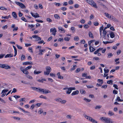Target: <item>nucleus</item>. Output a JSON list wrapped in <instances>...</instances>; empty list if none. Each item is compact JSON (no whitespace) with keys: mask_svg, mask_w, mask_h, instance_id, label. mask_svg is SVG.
Returning a JSON list of instances; mask_svg holds the SVG:
<instances>
[{"mask_svg":"<svg viewBox=\"0 0 123 123\" xmlns=\"http://www.w3.org/2000/svg\"><path fill=\"white\" fill-rule=\"evenodd\" d=\"M21 19L22 20L25 22H27V21L26 19L24 17H22L21 18Z\"/></svg>","mask_w":123,"mask_h":123,"instance_id":"obj_59","label":"nucleus"},{"mask_svg":"<svg viewBox=\"0 0 123 123\" xmlns=\"http://www.w3.org/2000/svg\"><path fill=\"white\" fill-rule=\"evenodd\" d=\"M61 100H62V99H61L60 98H55V100L57 102H59V101L60 102V101Z\"/></svg>","mask_w":123,"mask_h":123,"instance_id":"obj_54","label":"nucleus"},{"mask_svg":"<svg viewBox=\"0 0 123 123\" xmlns=\"http://www.w3.org/2000/svg\"><path fill=\"white\" fill-rule=\"evenodd\" d=\"M0 67L2 68H4L6 69H10L11 68V67L7 65L0 64Z\"/></svg>","mask_w":123,"mask_h":123,"instance_id":"obj_4","label":"nucleus"},{"mask_svg":"<svg viewBox=\"0 0 123 123\" xmlns=\"http://www.w3.org/2000/svg\"><path fill=\"white\" fill-rule=\"evenodd\" d=\"M16 45L17 46V47L18 49H22V47L19 45H18L17 44H16Z\"/></svg>","mask_w":123,"mask_h":123,"instance_id":"obj_45","label":"nucleus"},{"mask_svg":"<svg viewBox=\"0 0 123 123\" xmlns=\"http://www.w3.org/2000/svg\"><path fill=\"white\" fill-rule=\"evenodd\" d=\"M12 16L13 18L15 19H16L17 16L16 13L15 12H12Z\"/></svg>","mask_w":123,"mask_h":123,"instance_id":"obj_11","label":"nucleus"},{"mask_svg":"<svg viewBox=\"0 0 123 123\" xmlns=\"http://www.w3.org/2000/svg\"><path fill=\"white\" fill-rule=\"evenodd\" d=\"M89 35L90 37L92 38H93V36L92 32L90 31L89 32Z\"/></svg>","mask_w":123,"mask_h":123,"instance_id":"obj_22","label":"nucleus"},{"mask_svg":"<svg viewBox=\"0 0 123 123\" xmlns=\"http://www.w3.org/2000/svg\"><path fill=\"white\" fill-rule=\"evenodd\" d=\"M84 27L85 28H87L89 26L87 24H86L84 26Z\"/></svg>","mask_w":123,"mask_h":123,"instance_id":"obj_64","label":"nucleus"},{"mask_svg":"<svg viewBox=\"0 0 123 123\" xmlns=\"http://www.w3.org/2000/svg\"><path fill=\"white\" fill-rule=\"evenodd\" d=\"M89 118H91V119H89V121L93 123H98V122L97 121L94 119L92 118V117H90Z\"/></svg>","mask_w":123,"mask_h":123,"instance_id":"obj_8","label":"nucleus"},{"mask_svg":"<svg viewBox=\"0 0 123 123\" xmlns=\"http://www.w3.org/2000/svg\"><path fill=\"white\" fill-rule=\"evenodd\" d=\"M80 92L82 94H85V91L82 89H81L80 90Z\"/></svg>","mask_w":123,"mask_h":123,"instance_id":"obj_39","label":"nucleus"},{"mask_svg":"<svg viewBox=\"0 0 123 123\" xmlns=\"http://www.w3.org/2000/svg\"><path fill=\"white\" fill-rule=\"evenodd\" d=\"M71 30L73 32H75V29L74 27H71Z\"/></svg>","mask_w":123,"mask_h":123,"instance_id":"obj_48","label":"nucleus"},{"mask_svg":"<svg viewBox=\"0 0 123 123\" xmlns=\"http://www.w3.org/2000/svg\"><path fill=\"white\" fill-rule=\"evenodd\" d=\"M110 37L111 38H113L115 36V34L114 33L112 32H111L110 33Z\"/></svg>","mask_w":123,"mask_h":123,"instance_id":"obj_21","label":"nucleus"},{"mask_svg":"<svg viewBox=\"0 0 123 123\" xmlns=\"http://www.w3.org/2000/svg\"><path fill=\"white\" fill-rule=\"evenodd\" d=\"M18 15L19 17H21L23 15L22 13L20 11H19L18 12Z\"/></svg>","mask_w":123,"mask_h":123,"instance_id":"obj_63","label":"nucleus"},{"mask_svg":"<svg viewBox=\"0 0 123 123\" xmlns=\"http://www.w3.org/2000/svg\"><path fill=\"white\" fill-rule=\"evenodd\" d=\"M44 89H42L40 88H39V89L37 90V91L40 92H43V93H44Z\"/></svg>","mask_w":123,"mask_h":123,"instance_id":"obj_14","label":"nucleus"},{"mask_svg":"<svg viewBox=\"0 0 123 123\" xmlns=\"http://www.w3.org/2000/svg\"><path fill=\"white\" fill-rule=\"evenodd\" d=\"M51 70H47L46 71L44 72V75H48L50 72H51Z\"/></svg>","mask_w":123,"mask_h":123,"instance_id":"obj_10","label":"nucleus"},{"mask_svg":"<svg viewBox=\"0 0 123 123\" xmlns=\"http://www.w3.org/2000/svg\"><path fill=\"white\" fill-rule=\"evenodd\" d=\"M108 57L110 58L113 56V54L112 53H109L108 54Z\"/></svg>","mask_w":123,"mask_h":123,"instance_id":"obj_44","label":"nucleus"},{"mask_svg":"<svg viewBox=\"0 0 123 123\" xmlns=\"http://www.w3.org/2000/svg\"><path fill=\"white\" fill-rule=\"evenodd\" d=\"M25 98H22L20 99V100H19V102H23L25 101Z\"/></svg>","mask_w":123,"mask_h":123,"instance_id":"obj_41","label":"nucleus"},{"mask_svg":"<svg viewBox=\"0 0 123 123\" xmlns=\"http://www.w3.org/2000/svg\"><path fill=\"white\" fill-rule=\"evenodd\" d=\"M100 120L103 121L105 123H114V122L110 118L106 117H102L100 118Z\"/></svg>","mask_w":123,"mask_h":123,"instance_id":"obj_1","label":"nucleus"},{"mask_svg":"<svg viewBox=\"0 0 123 123\" xmlns=\"http://www.w3.org/2000/svg\"><path fill=\"white\" fill-rule=\"evenodd\" d=\"M54 4L56 6H59L61 5V4L59 3L55 2Z\"/></svg>","mask_w":123,"mask_h":123,"instance_id":"obj_61","label":"nucleus"},{"mask_svg":"<svg viewBox=\"0 0 123 123\" xmlns=\"http://www.w3.org/2000/svg\"><path fill=\"white\" fill-rule=\"evenodd\" d=\"M13 56V54H7L5 56V58L9 57L11 58Z\"/></svg>","mask_w":123,"mask_h":123,"instance_id":"obj_15","label":"nucleus"},{"mask_svg":"<svg viewBox=\"0 0 123 123\" xmlns=\"http://www.w3.org/2000/svg\"><path fill=\"white\" fill-rule=\"evenodd\" d=\"M47 21L49 22H52V20L49 18H47Z\"/></svg>","mask_w":123,"mask_h":123,"instance_id":"obj_51","label":"nucleus"},{"mask_svg":"<svg viewBox=\"0 0 123 123\" xmlns=\"http://www.w3.org/2000/svg\"><path fill=\"white\" fill-rule=\"evenodd\" d=\"M44 81H46V79L44 78L42 79L41 80L39 79V80H37V81L38 82H42V83Z\"/></svg>","mask_w":123,"mask_h":123,"instance_id":"obj_24","label":"nucleus"},{"mask_svg":"<svg viewBox=\"0 0 123 123\" xmlns=\"http://www.w3.org/2000/svg\"><path fill=\"white\" fill-rule=\"evenodd\" d=\"M27 70H21V71L24 74H28Z\"/></svg>","mask_w":123,"mask_h":123,"instance_id":"obj_19","label":"nucleus"},{"mask_svg":"<svg viewBox=\"0 0 123 123\" xmlns=\"http://www.w3.org/2000/svg\"><path fill=\"white\" fill-rule=\"evenodd\" d=\"M86 1L89 4L96 8H98L96 3L92 0H86Z\"/></svg>","mask_w":123,"mask_h":123,"instance_id":"obj_2","label":"nucleus"},{"mask_svg":"<svg viewBox=\"0 0 123 123\" xmlns=\"http://www.w3.org/2000/svg\"><path fill=\"white\" fill-rule=\"evenodd\" d=\"M33 63L31 62H23V65H32Z\"/></svg>","mask_w":123,"mask_h":123,"instance_id":"obj_9","label":"nucleus"},{"mask_svg":"<svg viewBox=\"0 0 123 123\" xmlns=\"http://www.w3.org/2000/svg\"><path fill=\"white\" fill-rule=\"evenodd\" d=\"M13 47L14 50L15 55H14V56H15L17 55V51L16 48L15 46L13 45Z\"/></svg>","mask_w":123,"mask_h":123,"instance_id":"obj_18","label":"nucleus"},{"mask_svg":"<svg viewBox=\"0 0 123 123\" xmlns=\"http://www.w3.org/2000/svg\"><path fill=\"white\" fill-rule=\"evenodd\" d=\"M39 97L42 98H44L45 99H46L47 98L45 96H44L43 95H41Z\"/></svg>","mask_w":123,"mask_h":123,"instance_id":"obj_40","label":"nucleus"},{"mask_svg":"<svg viewBox=\"0 0 123 123\" xmlns=\"http://www.w3.org/2000/svg\"><path fill=\"white\" fill-rule=\"evenodd\" d=\"M58 29L59 30L61 31H63V33H64L65 32V31L64 29L61 27H58Z\"/></svg>","mask_w":123,"mask_h":123,"instance_id":"obj_26","label":"nucleus"},{"mask_svg":"<svg viewBox=\"0 0 123 123\" xmlns=\"http://www.w3.org/2000/svg\"><path fill=\"white\" fill-rule=\"evenodd\" d=\"M84 100H85V101H86V102H89L91 100L90 99H87L86 98H84Z\"/></svg>","mask_w":123,"mask_h":123,"instance_id":"obj_55","label":"nucleus"},{"mask_svg":"<svg viewBox=\"0 0 123 123\" xmlns=\"http://www.w3.org/2000/svg\"><path fill=\"white\" fill-rule=\"evenodd\" d=\"M8 91V89H5L4 90H3L1 92V94L3 93H6V92H7Z\"/></svg>","mask_w":123,"mask_h":123,"instance_id":"obj_34","label":"nucleus"},{"mask_svg":"<svg viewBox=\"0 0 123 123\" xmlns=\"http://www.w3.org/2000/svg\"><path fill=\"white\" fill-rule=\"evenodd\" d=\"M93 24L95 26H98L99 25V23L97 21H96L93 22Z\"/></svg>","mask_w":123,"mask_h":123,"instance_id":"obj_43","label":"nucleus"},{"mask_svg":"<svg viewBox=\"0 0 123 123\" xmlns=\"http://www.w3.org/2000/svg\"><path fill=\"white\" fill-rule=\"evenodd\" d=\"M45 90L44 91V93L45 94H47L49 93H50L51 92L49 91L48 90H46V89H44Z\"/></svg>","mask_w":123,"mask_h":123,"instance_id":"obj_35","label":"nucleus"},{"mask_svg":"<svg viewBox=\"0 0 123 123\" xmlns=\"http://www.w3.org/2000/svg\"><path fill=\"white\" fill-rule=\"evenodd\" d=\"M120 99H121L120 97L119 96H117V98L116 99V101H117L118 102H120Z\"/></svg>","mask_w":123,"mask_h":123,"instance_id":"obj_50","label":"nucleus"},{"mask_svg":"<svg viewBox=\"0 0 123 123\" xmlns=\"http://www.w3.org/2000/svg\"><path fill=\"white\" fill-rule=\"evenodd\" d=\"M0 67L2 68H4L6 69H10L11 68V67L7 65L0 64Z\"/></svg>","mask_w":123,"mask_h":123,"instance_id":"obj_3","label":"nucleus"},{"mask_svg":"<svg viewBox=\"0 0 123 123\" xmlns=\"http://www.w3.org/2000/svg\"><path fill=\"white\" fill-rule=\"evenodd\" d=\"M34 74H38L41 72V71H37L36 70H35L34 71Z\"/></svg>","mask_w":123,"mask_h":123,"instance_id":"obj_37","label":"nucleus"},{"mask_svg":"<svg viewBox=\"0 0 123 123\" xmlns=\"http://www.w3.org/2000/svg\"><path fill=\"white\" fill-rule=\"evenodd\" d=\"M54 16L55 19H60V17L58 14H55L54 15Z\"/></svg>","mask_w":123,"mask_h":123,"instance_id":"obj_23","label":"nucleus"},{"mask_svg":"<svg viewBox=\"0 0 123 123\" xmlns=\"http://www.w3.org/2000/svg\"><path fill=\"white\" fill-rule=\"evenodd\" d=\"M41 40V38L40 37H39L37 36V38H36V40L37 41H38Z\"/></svg>","mask_w":123,"mask_h":123,"instance_id":"obj_57","label":"nucleus"},{"mask_svg":"<svg viewBox=\"0 0 123 123\" xmlns=\"http://www.w3.org/2000/svg\"><path fill=\"white\" fill-rule=\"evenodd\" d=\"M0 10H5L6 11L7 10V9L6 8L3 7H1L0 8Z\"/></svg>","mask_w":123,"mask_h":123,"instance_id":"obj_42","label":"nucleus"},{"mask_svg":"<svg viewBox=\"0 0 123 123\" xmlns=\"http://www.w3.org/2000/svg\"><path fill=\"white\" fill-rule=\"evenodd\" d=\"M70 37H65L64 39V40L67 41H68L70 40Z\"/></svg>","mask_w":123,"mask_h":123,"instance_id":"obj_32","label":"nucleus"},{"mask_svg":"<svg viewBox=\"0 0 123 123\" xmlns=\"http://www.w3.org/2000/svg\"><path fill=\"white\" fill-rule=\"evenodd\" d=\"M107 85H103L101 86V88L105 89L107 87Z\"/></svg>","mask_w":123,"mask_h":123,"instance_id":"obj_60","label":"nucleus"},{"mask_svg":"<svg viewBox=\"0 0 123 123\" xmlns=\"http://www.w3.org/2000/svg\"><path fill=\"white\" fill-rule=\"evenodd\" d=\"M117 91L115 90H114L113 91V93L114 94H117Z\"/></svg>","mask_w":123,"mask_h":123,"instance_id":"obj_46","label":"nucleus"},{"mask_svg":"<svg viewBox=\"0 0 123 123\" xmlns=\"http://www.w3.org/2000/svg\"><path fill=\"white\" fill-rule=\"evenodd\" d=\"M111 20H112L114 21H117V19L114 17L113 16H111Z\"/></svg>","mask_w":123,"mask_h":123,"instance_id":"obj_25","label":"nucleus"},{"mask_svg":"<svg viewBox=\"0 0 123 123\" xmlns=\"http://www.w3.org/2000/svg\"><path fill=\"white\" fill-rule=\"evenodd\" d=\"M74 40L76 41H78L79 40V37L78 36H75L74 38Z\"/></svg>","mask_w":123,"mask_h":123,"instance_id":"obj_36","label":"nucleus"},{"mask_svg":"<svg viewBox=\"0 0 123 123\" xmlns=\"http://www.w3.org/2000/svg\"><path fill=\"white\" fill-rule=\"evenodd\" d=\"M68 90L66 92V93L68 94H69L72 90H75V87H70L69 88H68Z\"/></svg>","mask_w":123,"mask_h":123,"instance_id":"obj_6","label":"nucleus"},{"mask_svg":"<svg viewBox=\"0 0 123 123\" xmlns=\"http://www.w3.org/2000/svg\"><path fill=\"white\" fill-rule=\"evenodd\" d=\"M101 107V106H96L95 108V109H99Z\"/></svg>","mask_w":123,"mask_h":123,"instance_id":"obj_47","label":"nucleus"},{"mask_svg":"<svg viewBox=\"0 0 123 123\" xmlns=\"http://www.w3.org/2000/svg\"><path fill=\"white\" fill-rule=\"evenodd\" d=\"M25 57L24 55H22L21 57V60L23 61L25 59Z\"/></svg>","mask_w":123,"mask_h":123,"instance_id":"obj_38","label":"nucleus"},{"mask_svg":"<svg viewBox=\"0 0 123 123\" xmlns=\"http://www.w3.org/2000/svg\"><path fill=\"white\" fill-rule=\"evenodd\" d=\"M113 81L112 80H110L107 81V82L108 84L112 85L113 84Z\"/></svg>","mask_w":123,"mask_h":123,"instance_id":"obj_29","label":"nucleus"},{"mask_svg":"<svg viewBox=\"0 0 123 123\" xmlns=\"http://www.w3.org/2000/svg\"><path fill=\"white\" fill-rule=\"evenodd\" d=\"M56 75L57 76L58 79H63V77L60 75V72H59Z\"/></svg>","mask_w":123,"mask_h":123,"instance_id":"obj_12","label":"nucleus"},{"mask_svg":"<svg viewBox=\"0 0 123 123\" xmlns=\"http://www.w3.org/2000/svg\"><path fill=\"white\" fill-rule=\"evenodd\" d=\"M113 87H114V88L117 90H118V86L116 84H114L113 86Z\"/></svg>","mask_w":123,"mask_h":123,"instance_id":"obj_49","label":"nucleus"},{"mask_svg":"<svg viewBox=\"0 0 123 123\" xmlns=\"http://www.w3.org/2000/svg\"><path fill=\"white\" fill-rule=\"evenodd\" d=\"M108 114L111 116L114 115V113L111 111H109L108 113Z\"/></svg>","mask_w":123,"mask_h":123,"instance_id":"obj_28","label":"nucleus"},{"mask_svg":"<svg viewBox=\"0 0 123 123\" xmlns=\"http://www.w3.org/2000/svg\"><path fill=\"white\" fill-rule=\"evenodd\" d=\"M31 14L32 16L34 17L35 18H36L38 17H39L38 14L37 13H35V14L32 12H31Z\"/></svg>","mask_w":123,"mask_h":123,"instance_id":"obj_7","label":"nucleus"},{"mask_svg":"<svg viewBox=\"0 0 123 123\" xmlns=\"http://www.w3.org/2000/svg\"><path fill=\"white\" fill-rule=\"evenodd\" d=\"M89 49L90 52H93L94 51L95 49L92 46H90L89 47Z\"/></svg>","mask_w":123,"mask_h":123,"instance_id":"obj_13","label":"nucleus"},{"mask_svg":"<svg viewBox=\"0 0 123 123\" xmlns=\"http://www.w3.org/2000/svg\"><path fill=\"white\" fill-rule=\"evenodd\" d=\"M50 32H52L53 33H55L57 31L55 28H52L50 29Z\"/></svg>","mask_w":123,"mask_h":123,"instance_id":"obj_17","label":"nucleus"},{"mask_svg":"<svg viewBox=\"0 0 123 123\" xmlns=\"http://www.w3.org/2000/svg\"><path fill=\"white\" fill-rule=\"evenodd\" d=\"M50 76L52 77H55V74H53L52 73H51L50 74Z\"/></svg>","mask_w":123,"mask_h":123,"instance_id":"obj_56","label":"nucleus"},{"mask_svg":"<svg viewBox=\"0 0 123 123\" xmlns=\"http://www.w3.org/2000/svg\"><path fill=\"white\" fill-rule=\"evenodd\" d=\"M36 21H37V22L39 23H42L43 22V21L38 19H36Z\"/></svg>","mask_w":123,"mask_h":123,"instance_id":"obj_53","label":"nucleus"},{"mask_svg":"<svg viewBox=\"0 0 123 123\" xmlns=\"http://www.w3.org/2000/svg\"><path fill=\"white\" fill-rule=\"evenodd\" d=\"M83 116L85 118H86L87 119H88L89 121V119H91V118H89L90 117H91L87 116L85 114H83Z\"/></svg>","mask_w":123,"mask_h":123,"instance_id":"obj_20","label":"nucleus"},{"mask_svg":"<svg viewBox=\"0 0 123 123\" xmlns=\"http://www.w3.org/2000/svg\"><path fill=\"white\" fill-rule=\"evenodd\" d=\"M98 82L99 83H100L101 84H103V80L102 79H98Z\"/></svg>","mask_w":123,"mask_h":123,"instance_id":"obj_31","label":"nucleus"},{"mask_svg":"<svg viewBox=\"0 0 123 123\" xmlns=\"http://www.w3.org/2000/svg\"><path fill=\"white\" fill-rule=\"evenodd\" d=\"M66 102V101L65 100H61L60 101V102L62 104H65Z\"/></svg>","mask_w":123,"mask_h":123,"instance_id":"obj_33","label":"nucleus"},{"mask_svg":"<svg viewBox=\"0 0 123 123\" xmlns=\"http://www.w3.org/2000/svg\"><path fill=\"white\" fill-rule=\"evenodd\" d=\"M61 10L63 11H64L67 10V8L65 7H61Z\"/></svg>","mask_w":123,"mask_h":123,"instance_id":"obj_52","label":"nucleus"},{"mask_svg":"<svg viewBox=\"0 0 123 123\" xmlns=\"http://www.w3.org/2000/svg\"><path fill=\"white\" fill-rule=\"evenodd\" d=\"M39 87L37 88L35 87H31V88H32L33 90H36L37 91V90H38L39 89Z\"/></svg>","mask_w":123,"mask_h":123,"instance_id":"obj_30","label":"nucleus"},{"mask_svg":"<svg viewBox=\"0 0 123 123\" xmlns=\"http://www.w3.org/2000/svg\"><path fill=\"white\" fill-rule=\"evenodd\" d=\"M105 16L107 17L108 18H111V16L108 13H105Z\"/></svg>","mask_w":123,"mask_h":123,"instance_id":"obj_27","label":"nucleus"},{"mask_svg":"<svg viewBox=\"0 0 123 123\" xmlns=\"http://www.w3.org/2000/svg\"><path fill=\"white\" fill-rule=\"evenodd\" d=\"M16 3L19 6L22 8H26L25 6L22 3L17 1H15Z\"/></svg>","mask_w":123,"mask_h":123,"instance_id":"obj_5","label":"nucleus"},{"mask_svg":"<svg viewBox=\"0 0 123 123\" xmlns=\"http://www.w3.org/2000/svg\"><path fill=\"white\" fill-rule=\"evenodd\" d=\"M80 43H81L84 44L85 43V41L84 40L82 39L81 40Z\"/></svg>","mask_w":123,"mask_h":123,"instance_id":"obj_58","label":"nucleus"},{"mask_svg":"<svg viewBox=\"0 0 123 123\" xmlns=\"http://www.w3.org/2000/svg\"><path fill=\"white\" fill-rule=\"evenodd\" d=\"M79 92L78 91L76 90L73 92L71 94L72 96L78 94L79 93Z\"/></svg>","mask_w":123,"mask_h":123,"instance_id":"obj_16","label":"nucleus"},{"mask_svg":"<svg viewBox=\"0 0 123 123\" xmlns=\"http://www.w3.org/2000/svg\"><path fill=\"white\" fill-rule=\"evenodd\" d=\"M28 50L29 51L31 52V53L33 52L32 49L31 47H29L28 48Z\"/></svg>","mask_w":123,"mask_h":123,"instance_id":"obj_62","label":"nucleus"}]
</instances>
